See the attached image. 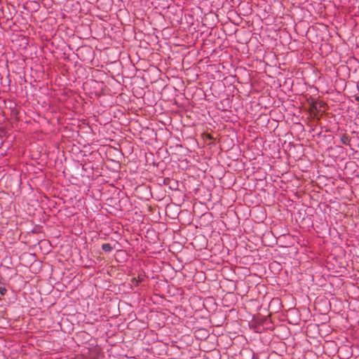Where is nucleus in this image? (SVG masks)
Here are the masks:
<instances>
[{
	"mask_svg": "<svg viewBox=\"0 0 359 359\" xmlns=\"http://www.w3.org/2000/svg\"><path fill=\"white\" fill-rule=\"evenodd\" d=\"M340 141L344 145H350L351 137L346 133H343L340 135Z\"/></svg>",
	"mask_w": 359,
	"mask_h": 359,
	"instance_id": "f257e3e1",
	"label": "nucleus"
},
{
	"mask_svg": "<svg viewBox=\"0 0 359 359\" xmlns=\"http://www.w3.org/2000/svg\"><path fill=\"white\" fill-rule=\"evenodd\" d=\"M312 109L317 110V106H316V102H313L312 104Z\"/></svg>",
	"mask_w": 359,
	"mask_h": 359,
	"instance_id": "20e7f679",
	"label": "nucleus"
},
{
	"mask_svg": "<svg viewBox=\"0 0 359 359\" xmlns=\"http://www.w3.org/2000/svg\"><path fill=\"white\" fill-rule=\"evenodd\" d=\"M102 249L104 252H109L113 250V248L111 247V245L109 243H104L102 245Z\"/></svg>",
	"mask_w": 359,
	"mask_h": 359,
	"instance_id": "f03ea898",
	"label": "nucleus"
},
{
	"mask_svg": "<svg viewBox=\"0 0 359 359\" xmlns=\"http://www.w3.org/2000/svg\"><path fill=\"white\" fill-rule=\"evenodd\" d=\"M6 291L7 290L5 287H0V295L4 296L6 294Z\"/></svg>",
	"mask_w": 359,
	"mask_h": 359,
	"instance_id": "7ed1b4c3",
	"label": "nucleus"
}]
</instances>
